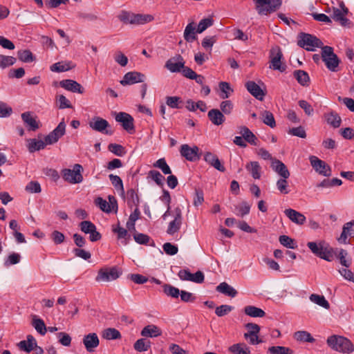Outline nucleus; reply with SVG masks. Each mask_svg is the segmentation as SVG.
I'll return each instance as SVG.
<instances>
[{"label": "nucleus", "instance_id": "obj_57", "mask_svg": "<svg viewBox=\"0 0 354 354\" xmlns=\"http://www.w3.org/2000/svg\"><path fill=\"white\" fill-rule=\"evenodd\" d=\"M268 351L270 354H292L293 351L285 346H271L268 348Z\"/></svg>", "mask_w": 354, "mask_h": 354}, {"label": "nucleus", "instance_id": "obj_44", "mask_svg": "<svg viewBox=\"0 0 354 354\" xmlns=\"http://www.w3.org/2000/svg\"><path fill=\"white\" fill-rule=\"evenodd\" d=\"M325 117L328 124L334 128H337L340 126L342 120L337 113L330 112V113L326 114Z\"/></svg>", "mask_w": 354, "mask_h": 354}, {"label": "nucleus", "instance_id": "obj_56", "mask_svg": "<svg viewBox=\"0 0 354 354\" xmlns=\"http://www.w3.org/2000/svg\"><path fill=\"white\" fill-rule=\"evenodd\" d=\"M279 243L283 246L290 248L295 249L297 247V244L295 242V240L289 237L286 235H281L279 238Z\"/></svg>", "mask_w": 354, "mask_h": 354}, {"label": "nucleus", "instance_id": "obj_12", "mask_svg": "<svg viewBox=\"0 0 354 354\" xmlns=\"http://www.w3.org/2000/svg\"><path fill=\"white\" fill-rule=\"evenodd\" d=\"M66 133V124L64 121L59 123L57 127L45 136L44 140L47 145H53L58 142Z\"/></svg>", "mask_w": 354, "mask_h": 354}, {"label": "nucleus", "instance_id": "obj_43", "mask_svg": "<svg viewBox=\"0 0 354 354\" xmlns=\"http://www.w3.org/2000/svg\"><path fill=\"white\" fill-rule=\"evenodd\" d=\"M294 337L297 341L313 343L315 339L312 337L310 333L305 330H300L295 333Z\"/></svg>", "mask_w": 354, "mask_h": 354}, {"label": "nucleus", "instance_id": "obj_20", "mask_svg": "<svg viewBox=\"0 0 354 354\" xmlns=\"http://www.w3.org/2000/svg\"><path fill=\"white\" fill-rule=\"evenodd\" d=\"M272 170L276 172L281 178H288L290 177V171L286 165L281 160L274 159L271 162Z\"/></svg>", "mask_w": 354, "mask_h": 354}, {"label": "nucleus", "instance_id": "obj_26", "mask_svg": "<svg viewBox=\"0 0 354 354\" xmlns=\"http://www.w3.org/2000/svg\"><path fill=\"white\" fill-rule=\"evenodd\" d=\"M354 234V221L346 223L343 225L342 232L338 239V241L341 243H348V236H352Z\"/></svg>", "mask_w": 354, "mask_h": 354}, {"label": "nucleus", "instance_id": "obj_5", "mask_svg": "<svg viewBox=\"0 0 354 354\" xmlns=\"http://www.w3.org/2000/svg\"><path fill=\"white\" fill-rule=\"evenodd\" d=\"M255 8L261 15H267L277 10L282 3V0H253Z\"/></svg>", "mask_w": 354, "mask_h": 354}, {"label": "nucleus", "instance_id": "obj_8", "mask_svg": "<svg viewBox=\"0 0 354 354\" xmlns=\"http://www.w3.org/2000/svg\"><path fill=\"white\" fill-rule=\"evenodd\" d=\"M307 245L310 251L316 256L328 261H332L333 255L327 248L324 246V243L319 242L317 243L316 242H308Z\"/></svg>", "mask_w": 354, "mask_h": 354}, {"label": "nucleus", "instance_id": "obj_30", "mask_svg": "<svg viewBox=\"0 0 354 354\" xmlns=\"http://www.w3.org/2000/svg\"><path fill=\"white\" fill-rule=\"evenodd\" d=\"M161 330L156 325H147L142 328L140 335L145 337H156L161 335Z\"/></svg>", "mask_w": 354, "mask_h": 354}, {"label": "nucleus", "instance_id": "obj_37", "mask_svg": "<svg viewBox=\"0 0 354 354\" xmlns=\"http://www.w3.org/2000/svg\"><path fill=\"white\" fill-rule=\"evenodd\" d=\"M28 144V149L30 153H33L36 151H39L45 148L47 144L45 140L43 141L41 140H36V139H29Z\"/></svg>", "mask_w": 354, "mask_h": 354}, {"label": "nucleus", "instance_id": "obj_29", "mask_svg": "<svg viewBox=\"0 0 354 354\" xmlns=\"http://www.w3.org/2000/svg\"><path fill=\"white\" fill-rule=\"evenodd\" d=\"M239 133L243 136L245 142H248L252 145H257V138L256 136L245 126L239 127Z\"/></svg>", "mask_w": 354, "mask_h": 354}, {"label": "nucleus", "instance_id": "obj_32", "mask_svg": "<svg viewBox=\"0 0 354 354\" xmlns=\"http://www.w3.org/2000/svg\"><path fill=\"white\" fill-rule=\"evenodd\" d=\"M74 67L75 65L71 62H59L50 66V71L61 73L71 70Z\"/></svg>", "mask_w": 354, "mask_h": 354}, {"label": "nucleus", "instance_id": "obj_18", "mask_svg": "<svg viewBox=\"0 0 354 354\" xmlns=\"http://www.w3.org/2000/svg\"><path fill=\"white\" fill-rule=\"evenodd\" d=\"M120 277V272L116 268L109 269H101L96 277L97 281H111Z\"/></svg>", "mask_w": 354, "mask_h": 354}, {"label": "nucleus", "instance_id": "obj_51", "mask_svg": "<svg viewBox=\"0 0 354 354\" xmlns=\"http://www.w3.org/2000/svg\"><path fill=\"white\" fill-rule=\"evenodd\" d=\"M164 293L172 298H178L180 295V290L178 288L170 285V284H164L162 286Z\"/></svg>", "mask_w": 354, "mask_h": 354}, {"label": "nucleus", "instance_id": "obj_42", "mask_svg": "<svg viewBox=\"0 0 354 354\" xmlns=\"http://www.w3.org/2000/svg\"><path fill=\"white\" fill-rule=\"evenodd\" d=\"M150 347L151 342L145 338L138 339L133 345L134 349L138 352L147 351Z\"/></svg>", "mask_w": 354, "mask_h": 354}, {"label": "nucleus", "instance_id": "obj_9", "mask_svg": "<svg viewBox=\"0 0 354 354\" xmlns=\"http://www.w3.org/2000/svg\"><path fill=\"white\" fill-rule=\"evenodd\" d=\"M199 151L197 146L190 147L187 144L182 145L180 149L181 156L190 162H195L200 159L201 153Z\"/></svg>", "mask_w": 354, "mask_h": 354}, {"label": "nucleus", "instance_id": "obj_31", "mask_svg": "<svg viewBox=\"0 0 354 354\" xmlns=\"http://www.w3.org/2000/svg\"><path fill=\"white\" fill-rule=\"evenodd\" d=\"M35 346H37V342L35 337L28 335L26 340H22L18 344V347L20 350L30 353L32 351Z\"/></svg>", "mask_w": 354, "mask_h": 354}, {"label": "nucleus", "instance_id": "obj_34", "mask_svg": "<svg viewBox=\"0 0 354 354\" xmlns=\"http://www.w3.org/2000/svg\"><path fill=\"white\" fill-rule=\"evenodd\" d=\"M216 291L223 293L227 296L234 297L237 295V291L226 282L221 283L216 288Z\"/></svg>", "mask_w": 354, "mask_h": 354}, {"label": "nucleus", "instance_id": "obj_54", "mask_svg": "<svg viewBox=\"0 0 354 354\" xmlns=\"http://www.w3.org/2000/svg\"><path fill=\"white\" fill-rule=\"evenodd\" d=\"M17 56L19 60L23 62L29 63L34 60L32 53L29 50H21L17 52Z\"/></svg>", "mask_w": 354, "mask_h": 354}, {"label": "nucleus", "instance_id": "obj_38", "mask_svg": "<svg viewBox=\"0 0 354 354\" xmlns=\"http://www.w3.org/2000/svg\"><path fill=\"white\" fill-rule=\"evenodd\" d=\"M32 325L40 335H44L46 334L47 328L44 322L41 318L34 315L32 317Z\"/></svg>", "mask_w": 354, "mask_h": 354}, {"label": "nucleus", "instance_id": "obj_39", "mask_svg": "<svg viewBox=\"0 0 354 354\" xmlns=\"http://www.w3.org/2000/svg\"><path fill=\"white\" fill-rule=\"evenodd\" d=\"M294 77L297 82L302 86H308L310 77L308 74L302 70H297L294 72Z\"/></svg>", "mask_w": 354, "mask_h": 354}, {"label": "nucleus", "instance_id": "obj_58", "mask_svg": "<svg viewBox=\"0 0 354 354\" xmlns=\"http://www.w3.org/2000/svg\"><path fill=\"white\" fill-rule=\"evenodd\" d=\"M15 62V57L0 55V68H5L8 66H12Z\"/></svg>", "mask_w": 354, "mask_h": 354}, {"label": "nucleus", "instance_id": "obj_11", "mask_svg": "<svg viewBox=\"0 0 354 354\" xmlns=\"http://www.w3.org/2000/svg\"><path fill=\"white\" fill-rule=\"evenodd\" d=\"M88 124L89 127L95 131L108 135H111L113 133L112 131L107 129V128L110 126L108 121L100 117H93L89 122Z\"/></svg>", "mask_w": 354, "mask_h": 354}, {"label": "nucleus", "instance_id": "obj_4", "mask_svg": "<svg viewBox=\"0 0 354 354\" xmlns=\"http://www.w3.org/2000/svg\"><path fill=\"white\" fill-rule=\"evenodd\" d=\"M297 44L308 51H314L316 48L324 47L322 41L317 37L304 32L298 35Z\"/></svg>", "mask_w": 354, "mask_h": 354}, {"label": "nucleus", "instance_id": "obj_27", "mask_svg": "<svg viewBox=\"0 0 354 354\" xmlns=\"http://www.w3.org/2000/svg\"><path fill=\"white\" fill-rule=\"evenodd\" d=\"M284 213L292 222L297 225H303L306 222V216L293 209H287Z\"/></svg>", "mask_w": 354, "mask_h": 354}, {"label": "nucleus", "instance_id": "obj_10", "mask_svg": "<svg viewBox=\"0 0 354 354\" xmlns=\"http://www.w3.org/2000/svg\"><path fill=\"white\" fill-rule=\"evenodd\" d=\"M309 160L313 169L319 174L326 177L331 176V168L324 161L315 156H310Z\"/></svg>", "mask_w": 354, "mask_h": 354}, {"label": "nucleus", "instance_id": "obj_50", "mask_svg": "<svg viewBox=\"0 0 354 354\" xmlns=\"http://www.w3.org/2000/svg\"><path fill=\"white\" fill-rule=\"evenodd\" d=\"M250 210V205L246 201H243L240 205L235 206L236 214L241 217L248 214Z\"/></svg>", "mask_w": 354, "mask_h": 354}, {"label": "nucleus", "instance_id": "obj_22", "mask_svg": "<svg viewBox=\"0 0 354 354\" xmlns=\"http://www.w3.org/2000/svg\"><path fill=\"white\" fill-rule=\"evenodd\" d=\"M59 85L61 87L73 93H78L80 94L84 93L82 86L73 80H64L59 82Z\"/></svg>", "mask_w": 354, "mask_h": 354}, {"label": "nucleus", "instance_id": "obj_63", "mask_svg": "<svg viewBox=\"0 0 354 354\" xmlns=\"http://www.w3.org/2000/svg\"><path fill=\"white\" fill-rule=\"evenodd\" d=\"M57 337L59 338V342L64 346H69L71 344V337L66 333L60 332L57 333Z\"/></svg>", "mask_w": 354, "mask_h": 354}, {"label": "nucleus", "instance_id": "obj_19", "mask_svg": "<svg viewBox=\"0 0 354 354\" xmlns=\"http://www.w3.org/2000/svg\"><path fill=\"white\" fill-rule=\"evenodd\" d=\"M110 204L107 203L106 200H104L101 197H98L95 199V205L98 206L101 210L104 212H111V210H113L115 208V211L118 209L117 201L113 196L109 197Z\"/></svg>", "mask_w": 354, "mask_h": 354}, {"label": "nucleus", "instance_id": "obj_59", "mask_svg": "<svg viewBox=\"0 0 354 354\" xmlns=\"http://www.w3.org/2000/svg\"><path fill=\"white\" fill-rule=\"evenodd\" d=\"M213 25V19L212 18H205L200 21L198 23L196 32L198 33H202L207 28Z\"/></svg>", "mask_w": 354, "mask_h": 354}, {"label": "nucleus", "instance_id": "obj_61", "mask_svg": "<svg viewBox=\"0 0 354 354\" xmlns=\"http://www.w3.org/2000/svg\"><path fill=\"white\" fill-rule=\"evenodd\" d=\"M149 176L151 177V179L154 180L158 185H163L165 177L158 171L151 170L149 172Z\"/></svg>", "mask_w": 354, "mask_h": 354}, {"label": "nucleus", "instance_id": "obj_36", "mask_svg": "<svg viewBox=\"0 0 354 354\" xmlns=\"http://www.w3.org/2000/svg\"><path fill=\"white\" fill-rule=\"evenodd\" d=\"M245 169L251 174L254 179H259L261 178V167L258 162H250L246 165Z\"/></svg>", "mask_w": 354, "mask_h": 354}, {"label": "nucleus", "instance_id": "obj_3", "mask_svg": "<svg viewBox=\"0 0 354 354\" xmlns=\"http://www.w3.org/2000/svg\"><path fill=\"white\" fill-rule=\"evenodd\" d=\"M321 57L326 68L332 72L339 71L340 59L337 55L334 53L333 48L329 46L322 47Z\"/></svg>", "mask_w": 354, "mask_h": 354}, {"label": "nucleus", "instance_id": "obj_55", "mask_svg": "<svg viewBox=\"0 0 354 354\" xmlns=\"http://www.w3.org/2000/svg\"><path fill=\"white\" fill-rule=\"evenodd\" d=\"M219 88L221 91L220 97L222 99L228 98L231 93L233 92V90L231 88L230 84L225 82H220Z\"/></svg>", "mask_w": 354, "mask_h": 354}, {"label": "nucleus", "instance_id": "obj_48", "mask_svg": "<svg viewBox=\"0 0 354 354\" xmlns=\"http://www.w3.org/2000/svg\"><path fill=\"white\" fill-rule=\"evenodd\" d=\"M263 122L271 128L276 126L275 120L273 114L269 111H264L261 113Z\"/></svg>", "mask_w": 354, "mask_h": 354}, {"label": "nucleus", "instance_id": "obj_53", "mask_svg": "<svg viewBox=\"0 0 354 354\" xmlns=\"http://www.w3.org/2000/svg\"><path fill=\"white\" fill-rule=\"evenodd\" d=\"M288 178H281L276 183V186L279 192L282 194H288L290 192Z\"/></svg>", "mask_w": 354, "mask_h": 354}, {"label": "nucleus", "instance_id": "obj_41", "mask_svg": "<svg viewBox=\"0 0 354 354\" xmlns=\"http://www.w3.org/2000/svg\"><path fill=\"white\" fill-rule=\"evenodd\" d=\"M102 337L108 340L118 339L121 338L120 331L114 328H108L103 330Z\"/></svg>", "mask_w": 354, "mask_h": 354}, {"label": "nucleus", "instance_id": "obj_64", "mask_svg": "<svg viewBox=\"0 0 354 354\" xmlns=\"http://www.w3.org/2000/svg\"><path fill=\"white\" fill-rule=\"evenodd\" d=\"M220 109L223 115H230L233 109V104L230 100L223 101L220 104Z\"/></svg>", "mask_w": 354, "mask_h": 354}, {"label": "nucleus", "instance_id": "obj_62", "mask_svg": "<svg viewBox=\"0 0 354 354\" xmlns=\"http://www.w3.org/2000/svg\"><path fill=\"white\" fill-rule=\"evenodd\" d=\"M233 309V306L227 304H223L216 308L215 313L218 317H223L227 315Z\"/></svg>", "mask_w": 354, "mask_h": 354}, {"label": "nucleus", "instance_id": "obj_23", "mask_svg": "<svg viewBox=\"0 0 354 354\" xmlns=\"http://www.w3.org/2000/svg\"><path fill=\"white\" fill-rule=\"evenodd\" d=\"M204 160L209 165L215 168L219 171L224 172L225 171V167L221 164L218 158L211 152H206L204 154Z\"/></svg>", "mask_w": 354, "mask_h": 354}, {"label": "nucleus", "instance_id": "obj_14", "mask_svg": "<svg viewBox=\"0 0 354 354\" xmlns=\"http://www.w3.org/2000/svg\"><path fill=\"white\" fill-rule=\"evenodd\" d=\"M146 76L145 74L137 71H131L127 73L120 83L122 86L131 85L136 83H142L145 82Z\"/></svg>", "mask_w": 354, "mask_h": 354}, {"label": "nucleus", "instance_id": "obj_35", "mask_svg": "<svg viewBox=\"0 0 354 354\" xmlns=\"http://www.w3.org/2000/svg\"><path fill=\"white\" fill-rule=\"evenodd\" d=\"M243 311L246 315L251 317H263L266 315L263 310L254 306H246Z\"/></svg>", "mask_w": 354, "mask_h": 354}, {"label": "nucleus", "instance_id": "obj_60", "mask_svg": "<svg viewBox=\"0 0 354 354\" xmlns=\"http://www.w3.org/2000/svg\"><path fill=\"white\" fill-rule=\"evenodd\" d=\"M108 149L111 152L118 156H123L126 153L124 148L118 144H110Z\"/></svg>", "mask_w": 354, "mask_h": 354}, {"label": "nucleus", "instance_id": "obj_52", "mask_svg": "<svg viewBox=\"0 0 354 354\" xmlns=\"http://www.w3.org/2000/svg\"><path fill=\"white\" fill-rule=\"evenodd\" d=\"M140 214V210L138 207H136L134 209L133 212H132L130 214L129 220L127 222V227L128 228V230H135V223L139 218Z\"/></svg>", "mask_w": 354, "mask_h": 354}, {"label": "nucleus", "instance_id": "obj_1", "mask_svg": "<svg viewBox=\"0 0 354 354\" xmlns=\"http://www.w3.org/2000/svg\"><path fill=\"white\" fill-rule=\"evenodd\" d=\"M326 344L332 350L337 352L350 354L354 351V344L344 336L330 335L327 338Z\"/></svg>", "mask_w": 354, "mask_h": 354}, {"label": "nucleus", "instance_id": "obj_24", "mask_svg": "<svg viewBox=\"0 0 354 354\" xmlns=\"http://www.w3.org/2000/svg\"><path fill=\"white\" fill-rule=\"evenodd\" d=\"M21 119L29 131H35L39 128V122L30 112L23 113Z\"/></svg>", "mask_w": 354, "mask_h": 354}, {"label": "nucleus", "instance_id": "obj_46", "mask_svg": "<svg viewBox=\"0 0 354 354\" xmlns=\"http://www.w3.org/2000/svg\"><path fill=\"white\" fill-rule=\"evenodd\" d=\"M127 204L130 207L133 205L138 206L139 203V197L133 189H130L127 192Z\"/></svg>", "mask_w": 354, "mask_h": 354}, {"label": "nucleus", "instance_id": "obj_17", "mask_svg": "<svg viewBox=\"0 0 354 354\" xmlns=\"http://www.w3.org/2000/svg\"><path fill=\"white\" fill-rule=\"evenodd\" d=\"M178 276L183 281H189L197 283H201L204 281V274L201 271H197L192 274L187 269L180 270Z\"/></svg>", "mask_w": 354, "mask_h": 354}, {"label": "nucleus", "instance_id": "obj_28", "mask_svg": "<svg viewBox=\"0 0 354 354\" xmlns=\"http://www.w3.org/2000/svg\"><path fill=\"white\" fill-rule=\"evenodd\" d=\"M207 116L212 123L217 126L222 124L225 120L223 113L217 109L209 111Z\"/></svg>", "mask_w": 354, "mask_h": 354}, {"label": "nucleus", "instance_id": "obj_49", "mask_svg": "<svg viewBox=\"0 0 354 354\" xmlns=\"http://www.w3.org/2000/svg\"><path fill=\"white\" fill-rule=\"evenodd\" d=\"M109 178L112 183V185L114 186V187L120 191L121 194L122 196L124 195V190L123 187V183L122 179L120 176L117 175L110 174L109 176Z\"/></svg>", "mask_w": 354, "mask_h": 354}, {"label": "nucleus", "instance_id": "obj_13", "mask_svg": "<svg viewBox=\"0 0 354 354\" xmlns=\"http://www.w3.org/2000/svg\"><path fill=\"white\" fill-rule=\"evenodd\" d=\"M183 223V214L181 209L178 207L174 209V218L169 222L168 227L167 229V233L169 235H174L178 232Z\"/></svg>", "mask_w": 354, "mask_h": 354}, {"label": "nucleus", "instance_id": "obj_21", "mask_svg": "<svg viewBox=\"0 0 354 354\" xmlns=\"http://www.w3.org/2000/svg\"><path fill=\"white\" fill-rule=\"evenodd\" d=\"M99 343V338L95 333H89L83 338V344L88 352H93L98 346Z\"/></svg>", "mask_w": 354, "mask_h": 354}, {"label": "nucleus", "instance_id": "obj_47", "mask_svg": "<svg viewBox=\"0 0 354 354\" xmlns=\"http://www.w3.org/2000/svg\"><path fill=\"white\" fill-rule=\"evenodd\" d=\"M229 351L234 354H249L250 348L243 344H235L229 348Z\"/></svg>", "mask_w": 354, "mask_h": 354}, {"label": "nucleus", "instance_id": "obj_2", "mask_svg": "<svg viewBox=\"0 0 354 354\" xmlns=\"http://www.w3.org/2000/svg\"><path fill=\"white\" fill-rule=\"evenodd\" d=\"M118 18L123 24L135 25L145 24L153 19L151 15L134 14L127 10H122Z\"/></svg>", "mask_w": 354, "mask_h": 354}, {"label": "nucleus", "instance_id": "obj_15", "mask_svg": "<svg viewBox=\"0 0 354 354\" xmlns=\"http://www.w3.org/2000/svg\"><path fill=\"white\" fill-rule=\"evenodd\" d=\"M185 60L180 55L169 59L165 63V68L171 73L181 72L185 66Z\"/></svg>", "mask_w": 354, "mask_h": 354}, {"label": "nucleus", "instance_id": "obj_33", "mask_svg": "<svg viewBox=\"0 0 354 354\" xmlns=\"http://www.w3.org/2000/svg\"><path fill=\"white\" fill-rule=\"evenodd\" d=\"M196 30L194 22L189 23L184 30V39L187 42L192 43L196 39Z\"/></svg>", "mask_w": 354, "mask_h": 354}, {"label": "nucleus", "instance_id": "obj_40", "mask_svg": "<svg viewBox=\"0 0 354 354\" xmlns=\"http://www.w3.org/2000/svg\"><path fill=\"white\" fill-rule=\"evenodd\" d=\"M309 299L312 302L319 305V306L325 309H329L330 308V304L328 301L325 299V297L323 295L312 294L310 295Z\"/></svg>", "mask_w": 354, "mask_h": 354}, {"label": "nucleus", "instance_id": "obj_7", "mask_svg": "<svg viewBox=\"0 0 354 354\" xmlns=\"http://www.w3.org/2000/svg\"><path fill=\"white\" fill-rule=\"evenodd\" d=\"M283 54L281 48L279 46L272 48L270 51V68L280 72L284 71L286 70V66L281 62Z\"/></svg>", "mask_w": 354, "mask_h": 354}, {"label": "nucleus", "instance_id": "obj_45", "mask_svg": "<svg viewBox=\"0 0 354 354\" xmlns=\"http://www.w3.org/2000/svg\"><path fill=\"white\" fill-rule=\"evenodd\" d=\"M113 232L117 234V236L118 239H124V244L127 243V240H129L131 237L130 234L128 233V231L121 227L119 224L115 227H113Z\"/></svg>", "mask_w": 354, "mask_h": 354}, {"label": "nucleus", "instance_id": "obj_16", "mask_svg": "<svg viewBox=\"0 0 354 354\" xmlns=\"http://www.w3.org/2000/svg\"><path fill=\"white\" fill-rule=\"evenodd\" d=\"M115 119L121 123L123 129L127 132L132 133L134 131L133 118L129 113L120 112L115 115Z\"/></svg>", "mask_w": 354, "mask_h": 354}, {"label": "nucleus", "instance_id": "obj_6", "mask_svg": "<svg viewBox=\"0 0 354 354\" xmlns=\"http://www.w3.org/2000/svg\"><path fill=\"white\" fill-rule=\"evenodd\" d=\"M82 167L79 164L74 165V169H64L61 171L62 176L65 181L71 184L80 183L82 181L83 177L81 174Z\"/></svg>", "mask_w": 354, "mask_h": 354}, {"label": "nucleus", "instance_id": "obj_25", "mask_svg": "<svg viewBox=\"0 0 354 354\" xmlns=\"http://www.w3.org/2000/svg\"><path fill=\"white\" fill-rule=\"evenodd\" d=\"M245 87L248 92L259 100H263L265 93L261 87L253 81L246 82Z\"/></svg>", "mask_w": 354, "mask_h": 354}]
</instances>
